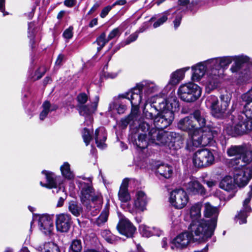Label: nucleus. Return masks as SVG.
<instances>
[{"mask_svg": "<svg viewBox=\"0 0 252 252\" xmlns=\"http://www.w3.org/2000/svg\"><path fill=\"white\" fill-rule=\"evenodd\" d=\"M76 0H65L64 1V4L68 7H71L76 4Z\"/></svg>", "mask_w": 252, "mask_h": 252, "instance_id": "63", "label": "nucleus"}, {"mask_svg": "<svg viewBox=\"0 0 252 252\" xmlns=\"http://www.w3.org/2000/svg\"><path fill=\"white\" fill-rule=\"evenodd\" d=\"M126 106L125 105L112 102L109 104L108 111L110 112L113 109H116L118 113L119 114H123L126 110Z\"/></svg>", "mask_w": 252, "mask_h": 252, "instance_id": "42", "label": "nucleus"}, {"mask_svg": "<svg viewBox=\"0 0 252 252\" xmlns=\"http://www.w3.org/2000/svg\"><path fill=\"white\" fill-rule=\"evenodd\" d=\"M201 205L196 203L193 205L190 209V216L191 222L189 226V230L193 236H196V239H204V229L205 221L200 220L201 218Z\"/></svg>", "mask_w": 252, "mask_h": 252, "instance_id": "6", "label": "nucleus"}, {"mask_svg": "<svg viewBox=\"0 0 252 252\" xmlns=\"http://www.w3.org/2000/svg\"><path fill=\"white\" fill-rule=\"evenodd\" d=\"M241 99L239 109L242 110L245 118L239 116L238 122L234 126L235 132L238 135L252 131V87L247 93L242 95Z\"/></svg>", "mask_w": 252, "mask_h": 252, "instance_id": "3", "label": "nucleus"}, {"mask_svg": "<svg viewBox=\"0 0 252 252\" xmlns=\"http://www.w3.org/2000/svg\"><path fill=\"white\" fill-rule=\"evenodd\" d=\"M100 4L98 2H96L93 7L91 8V9L89 11L88 14L91 15L93 14L94 11H95L99 7Z\"/></svg>", "mask_w": 252, "mask_h": 252, "instance_id": "64", "label": "nucleus"}, {"mask_svg": "<svg viewBox=\"0 0 252 252\" xmlns=\"http://www.w3.org/2000/svg\"><path fill=\"white\" fill-rule=\"evenodd\" d=\"M189 197L186 192L182 189L173 190L170 196V202L175 208L181 209L187 204Z\"/></svg>", "mask_w": 252, "mask_h": 252, "instance_id": "11", "label": "nucleus"}, {"mask_svg": "<svg viewBox=\"0 0 252 252\" xmlns=\"http://www.w3.org/2000/svg\"><path fill=\"white\" fill-rule=\"evenodd\" d=\"M109 213V206L108 205H106L105 207L103 210L101 214L97 218L95 221V223L97 226H101L107 221L108 220Z\"/></svg>", "mask_w": 252, "mask_h": 252, "instance_id": "37", "label": "nucleus"}, {"mask_svg": "<svg viewBox=\"0 0 252 252\" xmlns=\"http://www.w3.org/2000/svg\"><path fill=\"white\" fill-rule=\"evenodd\" d=\"M64 59V56L63 54H60L56 61L55 65L56 66H60L62 64V63Z\"/></svg>", "mask_w": 252, "mask_h": 252, "instance_id": "60", "label": "nucleus"}, {"mask_svg": "<svg viewBox=\"0 0 252 252\" xmlns=\"http://www.w3.org/2000/svg\"><path fill=\"white\" fill-rule=\"evenodd\" d=\"M220 98L221 100L220 105L219 103H218L216 106L214 107V108H216V110H217V113H215L214 109L212 108L211 109L212 115L214 117L218 118L222 117L225 114L230 103L231 99V95L227 93L222 94Z\"/></svg>", "mask_w": 252, "mask_h": 252, "instance_id": "21", "label": "nucleus"}, {"mask_svg": "<svg viewBox=\"0 0 252 252\" xmlns=\"http://www.w3.org/2000/svg\"><path fill=\"white\" fill-rule=\"evenodd\" d=\"M120 239V238L119 237L115 236L111 233L106 241L109 243L114 244Z\"/></svg>", "mask_w": 252, "mask_h": 252, "instance_id": "58", "label": "nucleus"}, {"mask_svg": "<svg viewBox=\"0 0 252 252\" xmlns=\"http://www.w3.org/2000/svg\"><path fill=\"white\" fill-rule=\"evenodd\" d=\"M73 28L72 26H70L68 28L66 29L63 33L64 38L66 39L71 38L73 36Z\"/></svg>", "mask_w": 252, "mask_h": 252, "instance_id": "53", "label": "nucleus"}, {"mask_svg": "<svg viewBox=\"0 0 252 252\" xmlns=\"http://www.w3.org/2000/svg\"><path fill=\"white\" fill-rule=\"evenodd\" d=\"M47 68L44 66L39 67L35 73V78L34 79V80H36L40 79L44 74Z\"/></svg>", "mask_w": 252, "mask_h": 252, "instance_id": "52", "label": "nucleus"}, {"mask_svg": "<svg viewBox=\"0 0 252 252\" xmlns=\"http://www.w3.org/2000/svg\"><path fill=\"white\" fill-rule=\"evenodd\" d=\"M151 236L156 235L157 236H159L162 234V232L161 230H160V229H159L158 228L153 227L152 229H151Z\"/></svg>", "mask_w": 252, "mask_h": 252, "instance_id": "61", "label": "nucleus"}, {"mask_svg": "<svg viewBox=\"0 0 252 252\" xmlns=\"http://www.w3.org/2000/svg\"><path fill=\"white\" fill-rule=\"evenodd\" d=\"M157 173L164 178L168 179L172 175V167L168 164H160L157 167Z\"/></svg>", "mask_w": 252, "mask_h": 252, "instance_id": "34", "label": "nucleus"}, {"mask_svg": "<svg viewBox=\"0 0 252 252\" xmlns=\"http://www.w3.org/2000/svg\"><path fill=\"white\" fill-rule=\"evenodd\" d=\"M109 41L108 38H106V34L105 32L102 33L96 39L95 43H96L98 47L97 49L99 51L105 46L106 43Z\"/></svg>", "mask_w": 252, "mask_h": 252, "instance_id": "43", "label": "nucleus"}, {"mask_svg": "<svg viewBox=\"0 0 252 252\" xmlns=\"http://www.w3.org/2000/svg\"><path fill=\"white\" fill-rule=\"evenodd\" d=\"M66 193H64V194H62V196L60 197V198L59 199V200H58L57 204V206L58 207H60L63 206V203H64V201L66 199Z\"/></svg>", "mask_w": 252, "mask_h": 252, "instance_id": "62", "label": "nucleus"}, {"mask_svg": "<svg viewBox=\"0 0 252 252\" xmlns=\"http://www.w3.org/2000/svg\"><path fill=\"white\" fill-rule=\"evenodd\" d=\"M249 60L250 58L247 56L240 55L234 56L233 61L234 62V63L231 66L230 70L233 73L237 72L241 68L242 64L249 62Z\"/></svg>", "mask_w": 252, "mask_h": 252, "instance_id": "29", "label": "nucleus"}, {"mask_svg": "<svg viewBox=\"0 0 252 252\" xmlns=\"http://www.w3.org/2000/svg\"><path fill=\"white\" fill-rule=\"evenodd\" d=\"M198 133L195 132L192 135L191 139L193 144L205 146L212 143L214 135L212 131H202L198 128Z\"/></svg>", "mask_w": 252, "mask_h": 252, "instance_id": "16", "label": "nucleus"}, {"mask_svg": "<svg viewBox=\"0 0 252 252\" xmlns=\"http://www.w3.org/2000/svg\"><path fill=\"white\" fill-rule=\"evenodd\" d=\"M50 106L49 101H46L43 103L42 106L43 110L39 115V119L40 120H44L47 116L48 113L50 112V111L49 110Z\"/></svg>", "mask_w": 252, "mask_h": 252, "instance_id": "46", "label": "nucleus"}, {"mask_svg": "<svg viewBox=\"0 0 252 252\" xmlns=\"http://www.w3.org/2000/svg\"><path fill=\"white\" fill-rule=\"evenodd\" d=\"M112 7V6L109 5L103 8L100 14V17L102 18L105 17Z\"/></svg>", "mask_w": 252, "mask_h": 252, "instance_id": "59", "label": "nucleus"}, {"mask_svg": "<svg viewBox=\"0 0 252 252\" xmlns=\"http://www.w3.org/2000/svg\"><path fill=\"white\" fill-rule=\"evenodd\" d=\"M122 33V31L119 28H116L113 29L109 34L107 38L109 41L116 37H118L120 36Z\"/></svg>", "mask_w": 252, "mask_h": 252, "instance_id": "50", "label": "nucleus"}, {"mask_svg": "<svg viewBox=\"0 0 252 252\" xmlns=\"http://www.w3.org/2000/svg\"><path fill=\"white\" fill-rule=\"evenodd\" d=\"M60 170L63 176L67 180L73 179L74 174L70 169V165L67 162H64L61 166Z\"/></svg>", "mask_w": 252, "mask_h": 252, "instance_id": "36", "label": "nucleus"}, {"mask_svg": "<svg viewBox=\"0 0 252 252\" xmlns=\"http://www.w3.org/2000/svg\"><path fill=\"white\" fill-rule=\"evenodd\" d=\"M189 0H178V9L176 13L178 12H185L188 9V5L189 4Z\"/></svg>", "mask_w": 252, "mask_h": 252, "instance_id": "44", "label": "nucleus"}, {"mask_svg": "<svg viewBox=\"0 0 252 252\" xmlns=\"http://www.w3.org/2000/svg\"><path fill=\"white\" fill-rule=\"evenodd\" d=\"M250 190L248 193V197L243 202L242 209L235 217L236 219L239 220V224H240L247 222V218L252 212V208L249 204L252 197V185L250 186Z\"/></svg>", "mask_w": 252, "mask_h": 252, "instance_id": "19", "label": "nucleus"}, {"mask_svg": "<svg viewBox=\"0 0 252 252\" xmlns=\"http://www.w3.org/2000/svg\"><path fill=\"white\" fill-rule=\"evenodd\" d=\"M177 126L181 130L188 132L191 138L195 132L199 133V127L196 126L190 115L181 119L178 123Z\"/></svg>", "mask_w": 252, "mask_h": 252, "instance_id": "17", "label": "nucleus"}, {"mask_svg": "<svg viewBox=\"0 0 252 252\" xmlns=\"http://www.w3.org/2000/svg\"><path fill=\"white\" fill-rule=\"evenodd\" d=\"M36 250L39 252H60L58 246L53 242L45 243L37 247Z\"/></svg>", "mask_w": 252, "mask_h": 252, "instance_id": "35", "label": "nucleus"}, {"mask_svg": "<svg viewBox=\"0 0 252 252\" xmlns=\"http://www.w3.org/2000/svg\"><path fill=\"white\" fill-rule=\"evenodd\" d=\"M189 69V67H186L173 72L170 76L169 84L173 86L176 85L184 78L185 72Z\"/></svg>", "mask_w": 252, "mask_h": 252, "instance_id": "30", "label": "nucleus"}, {"mask_svg": "<svg viewBox=\"0 0 252 252\" xmlns=\"http://www.w3.org/2000/svg\"><path fill=\"white\" fill-rule=\"evenodd\" d=\"M181 13V12H178L177 13L175 12V13L177 14V15L176 16L175 20L173 21L174 27L175 29H176L181 24V21L183 16V15Z\"/></svg>", "mask_w": 252, "mask_h": 252, "instance_id": "55", "label": "nucleus"}, {"mask_svg": "<svg viewBox=\"0 0 252 252\" xmlns=\"http://www.w3.org/2000/svg\"><path fill=\"white\" fill-rule=\"evenodd\" d=\"M227 154L229 157L239 156L231 160L230 164L232 166L240 163L248 164L252 160V148L249 144L231 146L227 149Z\"/></svg>", "mask_w": 252, "mask_h": 252, "instance_id": "5", "label": "nucleus"}, {"mask_svg": "<svg viewBox=\"0 0 252 252\" xmlns=\"http://www.w3.org/2000/svg\"><path fill=\"white\" fill-rule=\"evenodd\" d=\"M219 212L217 207H214L210 203L207 202L204 204V215L206 218L209 219L205 220V228L204 229V239H208L212 237L217 224L218 217Z\"/></svg>", "mask_w": 252, "mask_h": 252, "instance_id": "7", "label": "nucleus"}, {"mask_svg": "<svg viewBox=\"0 0 252 252\" xmlns=\"http://www.w3.org/2000/svg\"><path fill=\"white\" fill-rule=\"evenodd\" d=\"M72 221L71 216L67 213H61L56 216L57 230L61 232H67L69 230Z\"/></svg>", "mask_w": 252, "mask_h": 252, "instance_id": "18", "label": "nucleus"}, {"mask_svg": "<svg viewBox=\"0 0 252 252\" xmlns=\"http://www.w3.org/2000/svg\"><path fill=\"white\" fill-rule=\"evenodd\" d=\"M252 178V170L251 166L244 163L234 166L233 179L238 186L243 187L246 186Z\"/></svg>", "mask_w": 252, "mask_h": 252, "instance_id": "9", "label": "nucleus"}, {"mask_svg": "<svg viewBox=\"0 0 252 252\" xmlns=\"http://www.w3.org/2000/svg\"><path fill=\"white\" fill-rule=\"evenodd\" d=\"M119 233L127 238L132 237L136 228L132 223L126 218H122L117 226Z\"/></svg>", "mask_w": 252, "mask_h": 252, "instance_id": "20", "label": "nucleus"}, {"mask_svg": "<svg viewBox=\"0 0 252 252\" xmlns=\"http://www.w3.org/2000/svg\"><path fill=\"white\" fill-rule=\"evenodd\" d=\"M42 173L45 176L46 183H43L42 182H40V184L41 186L50 189L55 188L57 186V184L56 176L53 173L43 170L42 171Z\"/></svg>", "mask_w": 252, "mask_h": 252, "instance_id": "31", "label": "nucleus"}, {"mask_svg": "<svg viewBox=\"0 0 252 252\" xmlns=\"http://www.w3.org/2000/svg\"><path fill=\"white\" fill-rule=\"evenodd\" d=\"M151 229L149 227L146 226H143L140 227V230L142 235L146 237H150L151 236Z\"/></svg>", "mask_w": 252, "mask_h": 252, "instance_id": "57", "label": "nucleus"}, {"mask_svg": "<svg viewBox=\"0 0 252 252\" xmlns=\"http://www.w3.org/2000/svg\"><path fill=\"white\" fill-rule=\"evenodd\" d=\"M147 202V197L145 193L142 191H138L136 194V199L134 200L133 205L131 206L130 204H128L126 207V209L132 214L134 213L136 209L143 211Z\"/></svg>", "mask_w": 252, "mask_h": 252, "instance_id": "22", "label": "nucleus"}, {"mask_svg": "<svg viewBox=\"0 0 252 252\" xmlns=\"http://www.w3.org/2000/svg\"><path fill=\"white\" fill-rule=\"evenodd\" d=\"M150 125L148 123L146 122H141L139 125L138 131L140 133V131L142 133H146L151 129H150Z\"/></svg>", "mask_w": 252, "mask_h": 252, "instance_id": "49", "label": "nucleus"}, {"mask_svg": "<svg viewBox=\"0 0 252 252\" xmlns=\"http://www.w3.org/2000/svg\"><path fill=\"white\" fill-rule=\"evenodd\" d=\"M139 111V106L131 105V112L128 116H131L132 119L134 121L137 119Z\"/></svg>", "mask_w": 252, "mask_h": 252, "instance_id": "54", "label": "nucleus"}, {"mask_svg": "<svg viewBox=\"0 0 252 252\" xmlns=\"http://www.w3.org/2000/svg\"><path fill=\"white\" fill-rule=\"evenodd\" d=\"M137 87L141 90L142 93L148 96L149 94L155 93L158 91V86L153 82L143 81L137 84Z\"/></svg>", "mask_w": 252, "mask_h": 252, "instance_id": "27", "label": "nucleus"}, {"mask_svg": "<svg viewBox=\"0 0 252 252\" xmlns=\"http://www.w3.org/2000/svg\"><path fill=\"white\" fill-rule=\"evenodd\" d=\"M68 210L73 215L76 217L79 216L82 212V207L74 201L69 202Z\"/></svg>", "mask_w": 252, "mask_h": 252, "instance_id": "38", "label": "nucleus"}, {"mask_svg": "<svg viewBox=\"0 0 252 252\" xmlns=\"http://www.w3.org/2000/svg\"><path fill=\"white\" fill-rule=\"evenodd\" d=\"M98 101L99 96L96 95L94 101L92 102L90 105H78V110L79 114L85 118V123H86L87 125H89V123L91 124L93 120L92 115L95 112L97 109Z\"/></svg>", "mask_w": 252, "mask_h": 252, "instance_id": "12", "label": "nucleus"}, {"mask_svg": "<svg viewBox=\"0 0 252 252\" xmlns=\"http://www.w3.org/2000/svg\"><path fill=\"white\" fill-rule=\"evenodd\" d=\"M138 36V34L135 32L130 35L128 38L125 41L121 43L122 47H124L126 45L130 44L131 42L135 41Z\"/></svg>", "mask_w": 252, "mask_h": 252, "instance_id": "48", "label": "nucleus"}, {"mask_svg": "<svg viewBox=\"0 0 252 252\" xmlns=\"http://www.w3.org/2000/svg\"><path fill=\"white\" fill-rule=\"evenodd\" d=\"M190 115L194 122H197L200 127H204L206 125V114L202 110H196Z\"/></svg>", "mask_w": 252, "mask_h": 252, "instance_id": "32", "label": "nucleus"}, {"mask_svg": "<svg viewBox=\"0 0 252 252\" xmlns=\"http://www.w3.org/2000/svg\"><path fill=\"white\" fill-rule=\"evenodd\" d=\"M218 103H219V100L218 97L215 95H211L208 96L205 101L206 106L210 109L212 108L214 109L215 113H217V110H216V108H214V107H215Z\"/></svg>", "mask_w": 252, "mask_h": 252, "instance_id": "39", "label": "nucleus"}, {"mask_svg": "<svg viewBox=\"0 0 252 252\" xmlns=\"http://www.w3.org/2000/svg\"><path fill=\"white\" fill-rule=\"evenodd\" d=\"M128 181L126 179L123 180L118 193L119 200L122 202H127L131 199L128 191Z\"/></svg>", "mask_w": 252, "mask_h": 252, "instance_id": "28", "label": "nucleus"}, {"mask_svg": "<svg viewBox=\"0 0 252 252\" xmlns=\"http://www.w3.org/2000/svg\"><path fill=\"white\" fill-rule=\"evenodd\" d=\"M179 97L184 101L193 102L201 94V89L197 85L189 83L182 85L178 90Z\"/></svg>", "mask_w": 252, "mask_h": 252, "instance_id": "8", "label": "nucleus"}, {"mask_svg": "<svg viewBox=\"0 0 252 252\" xmlns=\"http://www.w3.org/2000/svg\"><path fill=\"white\" fill-rule=\"evenodd\" d=\"M215 162L213 151L208 149L198 150L193 156V163L198 168L206 167Z\"/></svg>", "mask_w": 252, "mask_h": 252, "instance_id": "10", "label": "nucleus"}, {"mask_svg": "<svg viewBox=\"0 0 252 252\" xmlns=\"http://www.w3.org/2000/svg\"><path fill=\"white\" fill-rule=\"evenodd\" d=\"M176 133L172 132L162 131L152 128L147 133H140L134 143L140 149L146 148L149 144H155L160 146H167L170 149L175 146Z\"/></svg>", "mask_w": 252, "mask_h": 252, "instance_id": "2", "label": "nucleus"}, {"mask_svg": "<svg viewBox=\"0 0 252 252\" xmlns=\"http://www.w3.org/2000/svg\"><path fill=\"white\" fill-rule=\"evenodd\" d=\"M143 95L144 94L142 93L141 90L137 87V85L131 91L125 94V97L130 101L131 105L139 106Z\"/></svg>", "mask_w": 252, "mask_h": 252, "instance_id": "25", "label": "nucleus"}, {"mask_svg": "<svg viewBox=\"0 0 252 252\" xmlns=\"http://www.w3.org/2000/svg\"><path fill=\"white\" fill-rule=\"evenodd\" d=\"M82 137L86 145L88 146L92 137L90 131L87 128H84L82 131Z\"/></svg>", "mask_w": 252, "mask_h": 252, "instance_id": "47", "label": "nucleus"}, {"mask_svg": "<svg viewBox=\"0 0 252 252\" xmlns=\"http://www.w3.org/2000/svg\"><path fill=\"white\" fill-rule=\"evenodd\" d=\"M190 234L185 232L182 233L177 236L172 241L171 248L174 249V248L183 249L186 248L189 244L191 238L195 240L205 241L208 239H196V237L192 235V233L189 231Z\"/></svg>", "mask_w": 252, "mask_h": 252, "instance_id": "15", "label": "nucleus"}, {"mask_svg": "<svg viewBox=\"0 0 252 252\" xmlns=\"http://www.w3.org/2000/svg\"><path fill=\"white\" fill-rule=\"evenodd\" d=\"M77 99L79 103V105H83L87 101L88 97L85 93H82L78 95Z\"/></svg>", "mask_w": 252, "mask_h": 252, "instance_id": "51", "label": "nucleus"}, {"mask_svg": "<svg viewBox=\"0 0 252 252\" xmlns=\"http://www.w3.org/2000/svg\"><path fill=\"white\" fill-rule=\"evenodd\" d=\"M234 182V179H233L231 177L226 176L220 182V187L227 191H230L235 188Z\"/></svg>", "mask_w": 252, "mask_h": 252, "instance_id": "33", "label": "nucleus"}, {"mask_svg": "<svg viewBox=\"0 0 252 252\" xmlns=\"http://www.w3.org/2000/svg\"><path fill=\"white\" fill-rule=\"evenodd\" d=\"M38 225L41 231L45 234L51 233L54 228L53 216L48 214H43L39 216Z\"/></svg>", "mask_w": 252, "mask_h": 252, "instance_id": "23", "label": "nucleus"}, {"mask_svg": "<svg viewBox=\"0 0 252 252\" xmlns=\"http://www.w3.org/2000/svg\"><path fill=\"white\" fill-rule=\"evenodd\" d=\"M234 56H226L211 59L207 63L212 66L211 72L209 73V83L212 87H216L219 82V78L223 72V68L227 67L233 61Z\"/></svg>", "mask_w": 252, "mask_h": 252, "instance_id": "4", "label": "nucleus"}, {"mask_svg": "<svg viewBox=\"0 0 252 252\" xmlns=\"http://www.w3.org/2000/svg\"><path fill=\"white\" fill-rule=\"evenodd\" d=\"M93 203L97 204L98 206L97 207H99L102 203V198L101 194L98 192H96L94 190V192L91 195L90 201Z\"/></svg>", "mask_w": 252, "mask_h": 252, "instance_id": "45", "label": "nucleus"}, {"mask_svg": "<svg viewBox=\"0 0 252 252\" xmlns=\"http://www.w3.org/2000/svg\"><path fill=\"white\" fill-rule=\"evenodd\" d=\"M208 62V60L204 62L199 63L191 67L192 71V79L194 81H198L204 75L205 73L207 72L208 74L207 80L208 84L212 88H214V87H212V85L209 82L210 77L209 73L211 72V69L212 68V67L208 65V64L207 63Z\"/></svg>", "mask_w": 252, "mask_h": 252, "instance_id": "13", "label": "nucleus"}, {"mask_svg": "<svg viewBox=\"0 0 252 252\" xmlns=\"http://www.w3.org/2000/svg\"><path fill=\"white\" fill-rule=\"evenodd\" d=\"M82 249V242L79 239L73 240L69 247V252H81Z\"/></svg>", "mask_w": 252, "mask_h": 252, "instance_id": "40", "label": "nucleus"}, {"mask_svg": "<svg viewBox=\"0 0 252 252\" xmlns=\"http://www.w3.org/2000/svg\"><path fill=\"white\" fill-rule=\"evenodd\" d=\"M171 10V9H170L163 12L161 16L154 23V28H157L165 23L168 19L167 16L170 14Z\"/></svg>", "mask_w": 252, "mask_h": 252, "instance_id": "41", "label": "nucleus"}, {"mask_svg": "<svg viewBox=\"0 0 252 252\" xmlns=\"http://www.w3.org/2000/svg\"><path fill=\"white\" fill-rule=\"evenodd\" d=\"M94 138L98 148L104 149L106 147L105 141L107 138V134L104 127H99L95 130Z\"/></svg>", "mask_w": 252, "mask_h": 252, "instance_id": "26", "label": "nucleus"}, {"mask_svg": "<svg viewBox=\"0 0 252 252\" xmlns=\"http://www.w3.org/2000/svg\"><path fill=\"white\" fill-rule=\"evenodd\" d=\"M87 180L89 182H77L80 190V199L82 203L85 205H87L88 202H90L91 195L94 190L92 186L91 178H88Z\"/></svg>", "mask_w": 252, "mask_h": 252, "instance_id": "14", "label": "nucleus"}, {"mask_svg": "<svg viewBox=\"0 0 252 252\" xmlns=\"http://www.w3.org/2000/svg\"><path fill=\"white\" fill-rule=\"evenodd\" d=\"M184 188L192 194H204L205 190L203 186L196 179L190 180L184 185Z\"/></svg>", "mask_w": 252, "mask_h": 252, "instance_id": "24", "label": "nucleus"}, {"mask_svg": "<svg viewBox=\"0 0 252 252\" xmlns=\"http://www.w3.org/2000/svg\"><path fill=\"white\" fill-rule=\"evenodd\" d=\"M133 121L131 118V116H128L122 119L120 122V125L123 128H125L130 123Z\"/></svg>", "mask_w": 252, "mask_h": 252, "instance_id": "56", "label": "nucleus"}, {"mask_svg": "<svg viewBox=\"0 0 252 252\" xmlns=\"http://www.w3.org/2000/svg\"><path fill=\"white\" fill-rule=\"evenodd\" d=\"M150 107L143 109L144 117L149 120H153L155 127L159 131H162L169 126L174 119V111L179 107V105L176 97H171L168 100L156 96Z\"/></svg>", "mask_w": 252, "mask_h": 252, "instance_id": "1", "label": "nucleus"}]
</instances>
